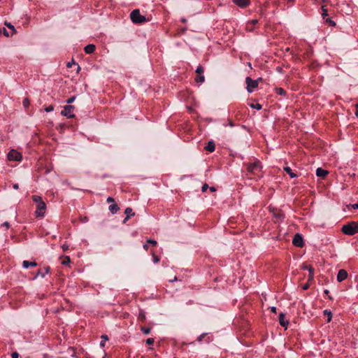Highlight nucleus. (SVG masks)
Segmentation results:
<instances>
[{"label": "nucleus", "mask_w": 358, "mask_h": 358, "mask_svg": "<svg viewBox=\"0 0 358 358\" xmlns=\"http://www.w3.org/2000/svg\"><path fill=\"white\" fill-rule=\"evenodd\" d=\"M208 187H208V184H207V183H205V184L202 186V187H201V191L204 192H206V191L208 189Z\"/></svg>", "instance_id": "nucleus-41"}, {"label": "nucleus", "mask_w": 358, "mask_h": 358, "mask_svg": "<svg viewBox=\"0 0 358 358\" xmlns=\"http://www.w3.org/2000/svg\"><path fill=\"white\" fill-rule=\"evenodd\" d=\"M4 24L11 30V33L10 34V36H13L14 34L16 33V30L13 24L11 23L5 22Z\"/></svg>", "instance_id": "nucleus-20"}, {"label": "nucleus", "mask_w": 358, "mask_h": 358, "mask_svg": "<svg viewBox=\"0 0 358 358\" xmlns=\"http://www.w3.org/2000/svg\"><path fill=\"white\" fill-rule=\"evenodd\" d=\"M275 217L279 220H282L284 219L285 215L281 213H278L277 214H275Z\"/></svg>", "instance_id": "nucleus-35"}, {"label": "nucleus", "mask_w": 358, "mask_h": 358, "mask_svg": "<svg viewBox=\"0 0 358 358\" xmlns=\"http://www.w3.org/2000/svg\"><path fill=\"white\" fill-rule=\"evenodd\" d=\"M74 106L71 105H66L64 107L61 114L66 116L67 118H72L74 117L73 115Z\"/></svg>", "instance_id": "nucleus-7"}, {"label": "nucleus", "mask_w": 358, "mask_h": 358, "mask_svg": "<svg viewBox=\"0 0 358 358\" xmlns=\"http://www.w3.org/2000/svg\"><path fill=\"white\" fill-rule=\"evenodd\" d=\"M69 245H67L66 243H64L62 245V248L63 251H66L67 250H69Z\"/></svg>", "instance_id": "nucleus-42"}, {"label": "nucleus", "mask_w": 358, "mask_h": 358, "mask_svg": "<svg viewBox=\"0 0 358 358\" xmlns=\"http://www.w3.org/2000/svg\"><path fill=\"white\" fill-rule=\"evenodd\" d=\"M324 292V294H329V291L328 289H325Z\"/></svg>", "instance_id": "nucleus-61"}, {"label": "nucleus", "mask_w": 358, "mask_h": 358, "mask_svg": "<svg viewBox=\"0 0 358 358\" xmlns=\"http://www.w3.org/2000/svg\"><path fill=\"white\" fill-rule=\"evenodd\" d=\"M3 226H5L6 229H8L10 227V224L8 222H3Z\"/></svg>", "instance_id": "nucleus-51"}, {"label": "nucleus", "mask_w": 358, "mask_h": 358, "mask_svg": "<svg viewBox=\"0 0 358 358\" xmlns=\"http://www.w3.org/2000/svg\"><path fill=\"white\" fill-rule=\"evenodd\" d=\"M73 64H74V62H68L66 66L68 68H71Z\"/></svg>", "instance_id": "nucleus-56"}, {"label": "nucleus", "mask_w": 358, "mask_h": 358, "mask_svg": "<svg viewBox=\"0 0 358 358\" xmlns=\"http://www.w3.org/2000/svg\"><path fill=\"white\" fill-rule=\"evenodd\" d=\"M271 312L275 313H276V308L273 306V307L271 308Z\"/></svg>", "instance_id": "nucleus-55"}, {"label": "nucleus", "mask_w": 358, "mask_h": 358, "mask_svg": "<svg viewBox=\"0 0 358 358\" xmlns=\"http://www.w3.org/2000/svg\"><path fill=\"white\" fill-rule=\"evenodd\" d=\"M178 280V278L176 276H175L173 279L170 280L169 282H175V281H177Z\"/></svg>", "instance_id": "nucleus-54"}, {"label": "nucleus", "mask_w": 358, "mask_h": 358, "mask_svg": "<svg viewBox=\"0 0 358 358\" xmlns=\"http://www.w3.org/2000/svg\"><path fill=\"white\" fill-rule=\"evenodd\" d=\"M284 171L289 175V176L292 178H294L296 177H297V175L296 173H294L292 169L289 166H286V167H284Z\"/></svg>", "instance_id": "nucleus-18"}, {"label": "nucleus", "mask_w": 358, "mask_h": 358, "mask_svg": "<svg viewBox=\"0 0 358 358\" xmlns=\"http://www.w3.org/2000/svg\"><path fill=\"white\" fill-rule=\"evenodd\" d=\"M301 268L303 270H308L309 271L308 281L309 282L313 280L314 278V268L310 265H308L306 264H303Z\"/></svg>", "instance_id": "nucleus-9"}, {"label": "nucleus", "mask_w": 358, "mask_h": 358, "mask_svg": "<svg viewBox=\"0 0 358 358\" xmlns=\"http://www.w3.org/2000/svg\"><path fill=\"white\" fill-rule=\"evenodd\" d=\"M101 338L102 340H101V341L100 343V345L101 347H104L105 341H107L108 339V336L106 335H102Z\"/></svg>", "instance_id": "nucleus-26"}, {"label": "nucleus", "mask_w": 358, "mask_h": 358, "mask_svg": "<svg viewBox=\"0 0 358 358\" xmlns=\"http://www.w3.org/2000/svg\"><path fill=\"white\" fill-rule=\"evenodd\" d=\"M257 22H258V20H252L249 21V22H248V24H250H250H251V25H255V24H256Z\"/></svg>", "instance_id": "nucleus-39"}, {"label": "nucleus", "mask_w": 358, "mask_h": 358, "mask_svg": "<svg viewBox=\"0 0 358 358\" xmlns=\"http://www.w3.org/2000/svg\"><path fill=\"white\" fill-rule=\"evenodd\" d=\"M228 122H229V125L230 127H234V126L235 125V124H234V122H233L231 120H229H229H228Z\"/></svg>", "instance_id": "nucleus-50"}, {"label": "nucleus", "mask_w": 358, "mask_h": 358, "mask_svg": "<svg viewBox=\"0 0 358 358\" xmlns=\"http://www.w3.org/2000/svg\"><path fill=\"white\" fill-rule=\"evenodd\" d=\"M349 207H352L354 209H358V202L357 203H355V204H350L348 206V208Z\"/></svg>", "instance_id": "nucleus-45"}, {"label": "nucleus", "mask_w": 358, "mask_h": 358, "mask_svg": "<svg viewBox=\"0 0 358 358\" xmlns=\"http://www.w3.org/2000/svg\"><path fill=\"white\" fill-rule=\"evenodd\" d=\"M75 99H76V96H71V97H70V98L66 101V103H69H69H73V102L74 101V100H75Z\"/></svg>", "instance_id": "nucleus-40"}, {"label": "nucleus", "mask_w": 358, "mask_h": 358, "mask_svg": "<svg viewBox=\"0 0 358 358\" xmlns=\"http://www.w3.org/2000/svg\"><path fill=\"white\" fill-rule=\"evenodd\" d=\"M108 209L112 214H115L120 210V208L116 203H113V204L109 206Z\"/></svg>", "instance_id": "nucleus-19"}, {"label": "nucleus", "mask_w": 358, "mask_h": 358, "mask_svg": "<svg viewBox=\"0 0 358 358\" xmlns=\"http://www.w3.org/2000/svg\"><path fill=\"white\" fill-rule=\"evenodd\" d=\"M96 47L94 44H89L84 48L85 53L92 54L95 51Z\"/></svg>", "instance_id": "nucleus-15"}, {"label": "nucleus", "mask_w": 358, "mask_h": 358, "mask_svg": "<svg viewBox=\"0 0 358 358\" xmlns=\"http://www.w3.org/2000/svg\"><path fill=\"white\" fill-rule=\"evenodd\" d=\"M246 166L248 174L258 175L261 172L262 166L261 162L258 159H255L253 162L244 164Z\"/></svg>", "instance_id": "nucleus-2"}, {"label": "nucleus", "mask_w": 358, "mask_h": 358, "mask_svg": "<svg viewBox=\"0 0 358 358\" xmlns=\"http://www.w3.org/2000/svg\"><path fill=\"white\" fill-rule=\"evenodd\" d=\"M324 315H326L328 316L327 322H329L331 320L332 318V313L330 310H324Z\"/></svg>", "instance_id": "nucleus-24"}, {"label": "nucleus", "mask_w": 358, "mask_h": 358, "mask_svg": "<svg viewBox=\"0 0 358 358\" xmlns=\"http://www.w3.org/2000/svg\"><path fill=\"white\" fill-rule=\"evenodd\" d=\"M206 334H202L201 335H200V336L198 337L197 341H198L199 342H201V341L203 340V338L206 336Z\"/></svg>", "instance_id": "nucleus-44"}, {"label": "nucleus", "mask_w": 358, "mask_h": 358, "mask_svg": "<svg viewBox=\"0 0 358 358\" xmlns=\"http://www.w3.org/2000/svg\"><path fill=\"white\" fill-rule=\"evenodd\" d=\"M11 357H12V358H18L19 355L17 352H14L12 353Z\"/></svg>", "instance_id": "nucleus-48"}, {"label": "nucleus", "mask_w": 358, "mask_h": 358, "mask_svg": "<svg viewBox=\"0 0 358 358\" xmlns=\"http://www.w3.org/2000/svg\"><path fill=\"white\" fill-rule=\"evenodd\" d=\"M215 149V144L213 141H208L206 146L205 147V150L208 152H213Z\"/></svg>", "instance_id": "nucleus-16"}, {"label": "nucleus", "mask_w": 358, "mask_h": 358, "mask_svg": "<svg viewBox=\"0 0 358 358\" xmlns=\"http://www.w3.org/2000/svg\"><path fill=\"white\" fill-rule=\"evenodd\" d=\"M50 268L49 266H45L44 268V272L41 271V270H38L37 273H36L35 276L34 277V279H36L38 276H41L43 278L45 274L48 273L50 272Z\"/></svg>", "instance_id": "nucleus-12"}, {"label": "nucleus", "mask_w": 358, "mask_h": 358, "mask_svg": "<svg viewBox=\"0 0 358 358\" xmlns=\"http://www.w3.org/2000/svg\"><path fill=\"white\" fill-rule=\"evenodd\" d=\"M348 278V272L345 269H341L338 271L337 275V280L342 282Z\"/></svg>", "instance_id": "nucleus-10"}, {"label": "nucleus", "mask_w": 358, "mask_h": 358, "mask_svg": "<svg viewBox=\"0 0 358 358\" xmlns=\"http://www.w3.org/2000/svg\"><path fill=\"white\" fill-rule=\"evenodd\" d=\"M3 34L4 36L8 37L10 36V34L8 33V31L6 29L5 27H2L1 28L0 27V34Z\"/></svg>", "instance_id": "nucleus-28"}, {"label": "nucleus", "mask_w": 358, "mask_h": 358, "mask_svg": "<svg viewBox=\"0 0 358 358\" xmlns=\"http://www.w3.org/2000/svg\"><path fill=\"white\" fill-rule=\"evenodd\" d=\"M124 213L127 215H131V216H134L135 215V213L133 212V210L131 208H127L124 210Z\"/></svg>", "instance_id": "nucleus-22"}, {"label": "nucleus", "mask_w": 358, "mask_h": 358, "mask_svg": "<svg viewBox=\"0 0 358 358\" xmlns=\"http://www.w3.org/2000/svg\"><path fill=\"white\" fill-rule=\"evenodd\" d=\"M232 1L236 5L241 8L247 7L250 3V0H232Z\"/></svg>", "instance_id": "nucleus-11"}, {"label": "nucleus", "mask_w": 358, "mask_h": 358, "mask_svg": "<svg viewBox=\"0 0 358 358\" xmlns=\"http://www.w3.org/2000/svg\"><path fill=\"white\" fill-rule=\"evenodd\" d=\"M54 110V106L52 105H50L46 108H45V110L47 112V113H49V112H51Z\"/></svg>", "instance_id": "nucleus-36"}, {"label": "nucleus", "mask_w": 358, "mask_h": 358, "mask_svg": "<svg viewBox=\"0 0 358 358\" xmlns=\"http://www.w3.org/2000/svg\"><path fill=\"white\" fill-rule=\"evenodd\" d=\"M250 106L252 108H255V109H257V110H260L262 108V105L259 104V103H256V104L251 103V104H250Z\"/></svg>", "instance_id": "nucleus-31"}, {"label": "nucleus", "mask_w": 358, "mask_h": 358, "mask_svg": "<svg viewBox=\"0 0 358 358\" xmlns=\"http://www.w3.org/2000/svg\"><path fill=\"white\" fill-rule=\"evenodd\" d=\"M276 93L279 95H285L286 92L280 87H278L275 89Z\"/></svg>", "instance_id": "nucleus-29"}, {"label": "nucleus", "mask_w": 358, "mask_h": 358, "mask_svg": "<svg viewBox=\"0 0 358 358\" xmlns=\"http://www.w3.org/2000/svg\"><path fill=\"white\" fill-rule=\"evenodd\" d=\"M131 217V215H127L123 220V223H126L127 221Z\"/></svg>", "instance_id": "nucleus-52"}, {"label": "nucleus", "mask_w": 358, "mask_h": 358, "mask_svg": "<svg viewBox=\"0 0 358 358\" xmlns=\"http://www.w3.org/2000/svg\"><path fill=\"white\" fill-rule=\"evenodd\" d=\"M326 22L331 26H336V22L330 18L327 19Z\"/></svg>", "instance_id": "nucleus-34"}, {"label": "nucleus", "mask_w": 358, "mask_h": 358, "mask_svg": "<svg viewBox=\"0 0 358 358\" xmlns=\"http://www.w3.org/2000/svg\"><path fill=\"white\" fill-rule=\"evenodd\" d=\"M32 200L36 204V216L37 217H43L46 210L45 203L43 201L41 196L38 195H33Z\"/></svg>", "instance_id": "nucleus-1"}, {"label": "nucleus", "mask_w": 358, "mask_h": 358, "mask_svg": "<svg viewBox=\"0 0 358 358\" xmlns=\"http://www.w3.org/2000/svg\"><path fill=\"white\" fill-rule=\"evenodd\" d=\"M22 104L24 108H28L30 104L29 99L28 98H24L22 101Z\"/></svg>", "instance_id": "nucleus-30"}, {"label": "nucleus", "mask_w": 358, "mask_h": 358, "mask_svg": "<svg viewBox=\"0 0 358 358\" xmlns=\"http://www.w3.org/2000/svg\"><path fill=\"white\" fill-rule=\"evenodd\" d=\"M146 319L145 313L143 310H141L138 315V320L144 322Z\"/></svg>", "instance_id": "nucleus-23"}, {"label": "nucleus", "mask_w": 358, "mask_h": 358, "mask_svg": "<svg viewBox=\"0 0 358 358\" xmlns=\"http://www.w3.org/2000/svg\"><path fill=\"white\" fill-rule=\"evenodd\" d=\"M186 21H187V20H186L185 19H184V18H183V19H182V22H186Z\"/></svg>", "instance_id": "nucleus-62"}, {"label": "nucleus", "mask_w": 358, "mask_h": 358, "mask_svg": "<svg viewBox=\"0 0 358 358\" xmlns=\"http://www.w3.org/2000/svg\"><path fill=\"white\" fill-rule=\"evenodd\" d=\"M69 350L72 352L73 355L74 354V349H73V348H69Z\"/></svg>", "instance_id": "nucleus-60"}, {"label": "nucleus", "mask_w": 358, "mask_h": 358, "mask_svg": "<svg viewBox=\"0 0 358 358\" xmlns=\"http://www.w3.org/2000/svg\"><path fill=\"white\" fill-rule=\"evenodd\" d=\"M342 232L348 236H352L358 233V222H350L342 227Z\"/></svg>", "instance_id": "nucleus-3"}, {"label": "nucleus", "mask_w": 358, "mask_h": 358, "mask_svg": "<svg viewBox=\"0 0 358 358\" xmlns=\"http://www.w3.org/2000/svg\"><path fill=\"white\" fill-rule=\"evenodd\" d=\"M285 315L283 313H280L279 315V322L280 325L285 329H287L289 322L287 320H285Z\"/></svg>", "instance_id": "nucleus-13"}, {"label": "nucleus", "mask_w": 358, "mask_h": 358, "mask_svg": "<svg viewBox=\"0 0 358 358\" xmlns=\"http://www.w3.org/2000/svg\"><path fill=\"white\" fill-rule=\"evenodd\" d=\"M259 80L262 81V78H259L257 80H252L250 77H247L245 78V83L247 85L248 92L251 93L253 89L257 88Z\"/></svg>", "instance_id": "nucleus-5"}, {"label": "nucleus", "mask_w": 358, "mask_h": 358, "mask_svg": "<svg viewBox=\"0 0 358 358\" xmlns=\"http://www.w3.org/2000/svg\"><path fill=\"white\" fill-rule=\"evenodd\" d=\"M356 111H355V115L358 117V103L356 104Z\"/></svg>", "instance_id": "nucleus-53"}, {"label": "nucleus", "mask_w": 358, "mask_h": 358, "mask_svg": "<svg viewBox=\"0 0 358 358\" xmlns=\"http://www.w3.org/2000/svg\"><path fill=\"white\" fill-rule=\"evenodd\" d=\"M329 173V172L322 168H317L316 170V175L317 176L324 178Z\"/></svg>", "instance_id": "nucleus-14"}, {"label": "nucleus", "mask_w": 358, "mask_h": 358, "mask_svg": "<svg viewBox=\"0 0 358 358\" xmlns=\"http://www.w3.org/2000/svg\"><path fill=\"white\" fill-rule=\"evenodd\" d=\"M292 244L299 248H302L304 245V242L302 236L300 234H296L292 239Z\"/></svg>", "instance_id": "nucleus-8"}, {"label": "nucleus", "mask_w": 358, "mask_h": 358, "mask_svg": "<svg viewBox=\"0 0 358 358\" xmlns=\"http://www.w3.org/2000/svg\"><path fill=\"white\" fill-rule=\"evenodd\" d=\"M103 358H105V357H103Z\"/></svg>", "instance_id": "nucleus-64"}, {"label": "nucleus", "mask_w": 358, "mask_h": 358, "mask_svg": "<svg viewBox=\"0 0 358 358\" xmlns=\"http://www.w3.org/2000/svg\"><path fill=\"white\" fill-rule=\"evenodd\" d=\"M62 257L64 259L62 262V264L64 265H68L71 262L70 257L69 256H64Z\"/></svg>", "instance_id": "nucleus-25"}, {"label": "nucleus", "mask_w": 358, "mask_h": 358, "mask_svg": "<svg viewBox=\"0 0 358 358\" xmlns=\"http://www.w3.org/2000/svg\"><path fill=\"white\" fill-rule=\"evenodd\" d=\"M130 18L135 24H141L148 21L144 15H141L138 9H135L131 13Z\"/></svg>", "instance_id": "nucleus-4"}, {"label": "nucleus", "mask_w": 358, "mask_h": 358, "mask_svg": "<svg viewBox=\"0 0 358 358\" xmlns=\"http://www.w3.org/2000/svg\"><path fill=\"white\" fill-rule=\"evenodd\" d=\"M153 261L155 263H157L159 262V258L157 256L153 255Z\"/></svg>", "instance_id": "nucleus-47"}, {"label": "nucleus", "mask_w": 358, "mask_h": 358, "mask_svg": "<svg viewBox=\"0 0 358 358\" xmlns=\"http://www.w3.org/2000/svg\"><path fill=\"white\" fill-rule=\"evenodd\" d=\"M13 187L15 189H18V188H19L18 184H14V185H13Z\"/></svg>", "instance_id": "nucleus-57"}, {"label": "nucleus", "mask_w": 358, "mask_h": 358, "mask_svg": "<svg viewBox=\"0 0 358 358\" xmlns=\"http://www.w3.org/2000/svg\"><path fill=\"white\" fill-rule=\"evenodd\" d=\"M143 248H144L145 250H148V245H147V244H145V245H143Z\"/></svg>", "instance_id": "nucleus-59"}, {"label": "nucleus", "mask_w": 358, "mask_h": 358, "mask_svg": "<svg viewBox=\"0 0 358 358\" xmlns=\"http://www.w3.org/2000/svg\"><path fill=\"white\" fill-rule=\"evenodd\" d=\"M194 80H195V81H196V83H203V82H204V80H205V77H204V76H203L202 74H201V75H198V76L195 78V79H194Z\"/></svg>", "instance_id": "nucleus-21"}, {"label": "nucleus", "mask_w": 358, "mask_h": 358, "mask_svg": "<svg viewBox=\"0 0 358 358\" xmlns=\"http://www.w3.org/2000/svg\"><path fill=\"white\" fill-rule=\"evenodd\" d=\"M246 30L248 31H253V27H250V24H247L246 25Z\"/></svg>", "instance_id": "nucleus-49"}, {"label": "nucleus", "mask_w": 358, "mask_h": 358, "mask_svg": "<svg viewBox=\"0 0 358 358\" xmlns=\"http://www.w3.org/2000/svg\"><path fill=\"white\" fill-rule=\"evenodd\" d=\"M106 201L108 203H115V199L111 196H108L106 199Z\"/></svg>", "instance_id": "nucleus-43"}, {"label": "nucleus", "mask_w": 358, "mask_h": 358, "mask_svg": "<svg viewBox=\"0 0 358 358\" xmlns=\"http://www.w3.org/2000/svg\"><path fill=\"white\" fill-rule=\"evenodd\" d=\"M147 243H150V244H152V245H154V246H155V245H156L157 244V241H155V240H152V239H148V240L147 241Z\"/></svg>", "instance_id": "nucleus-38"}, {"label": "nucleus", "mask_w": 358, "mask_h": 358, "mask_svg": "<svg viewBox=\"0 0 358 358\" xmlns=\"http://www.w3.org/2000/svg\"><path fill=\"white\" fill-rule=\"evenodd\" d=\"M154 342H155V340H154V338H148V339L146 340V343H147L148 345H152V344L154 343Z\"/></svg>", "instance_id": "nucleus-37"}, {"label": "nucleus", "mask_w": 358, "mask_h": 358, "mask_svg": "<svg viewBox=\"0 0 358 358\" xmlns=\"http://www.w3.org/2000/svg\"><path fill=\"white\" fill-rule=\"evenodd\" d=\"M8 159L9 161L20 162L22 159L21 153L17 150L12 149L7 155Z\"/></svg>", "instance_id": "nucleus-6"}, {"label": "nucleus", "mask_w": 358, "mask_h": 358, "mask_svg": "<svg viewBox=\"0 0 358 358\" xmlns=\"http://www.w3.org/2000/svg\"><path fill=\"white\" fill-rule=\"evenodd\" d=\"M196 73L198 74V75H201L203 73V68L202 66L199 65L196 70Z\"/></svg>", "instance_id": "nucleus-32"}, {"label": "nucleus", "mask_w": 358, "mask_h": 358, "mask_svg": "<svg viewBox=\"0 0 358 358\" xmlns=\"http://www.w3.org/2000/svg\"><path fill=\"white\" fill-rule=\"evenodd\" d=\"M210 190L211 192H215V190H216V189H215V187H210Z\"/></svg>", "instance_id": "nucleus-58"}, {"label": "nucleus", "mask_w": 358, "mask_h": 358, "mask_svg": "<svg viewBox=\"0 0 358 358\" xmlns=\"http://www.w3.org/2000/svg\"><path fill=\"white\" fill-rule=\"evenodd\" d=\"M22 266L24 268H27L29 266H36L37 263L36 262H29L27 260H24L22 262Z\"/></svg>", "instance_id": "nucleus-17"}, {"label": "nucleus", "mask_w": 358, "mask_h": 358, "mask_svg": "<svg viewBox=\"0 0 358 358\" xmlns=\"http://www.w3.org/2000/svg\"><path fill=\"white\" fill-rule=\"evenodd\" d=\"M310 285H309V283L308 282H306V284H304L302 287L303 289V290H306V289H308L309 288Z\"/></svg>", "instance_id": "nucleus-46"}, {"label": "nucleus", "mask_w": 358, "mask_h": 358, "mask_svg": "<svg viewBox=\"0 0 358 358\" xmlns=\"http://www.w3.org/2000/svg\"><path fill=\"white\" fill-rule=\"evenodd\" d=\"M322 15L323 18H325L326 16L328 15V10L327 8H324V6H322Z\"/></svg>", "instance_id": "nucleus-33"}, {"label": "nucleus", "mask_w": 358, "mask_h": 358, "mask_svg": "<svg viewBox=\"0 0 358 358\" xmlns=\"http://www.w3.org/2000/svg\"><path fill=\"white\" fill-rule=\"evenodd\" d=\"M329 299H331V300H332V299H332V297H331V296H329Z\"/></svg>", "instance_id": "nucleus-63"}, {"label": "nucleus", "mask_w": 358, "mask_h": 358, "mask_svg": "<svg viewBox=\"0 0 358 358\" xmlns=\"http://www.w3.org/2000/svg\"><path fill=\"white\" fill-rule=\"evenodd\" d=\"M141 330L145 334H150V331H151V328L150 327H141Z\"/></svg>", "instance_id": "nucleus-27"}]
</instances>
